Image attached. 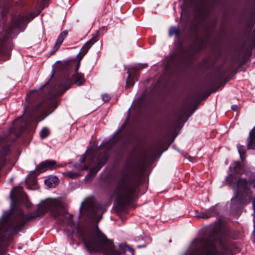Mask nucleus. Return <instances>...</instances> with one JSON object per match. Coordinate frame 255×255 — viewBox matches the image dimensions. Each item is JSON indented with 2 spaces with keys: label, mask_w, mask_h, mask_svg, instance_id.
Segmentation results:
<instances>
[{
  "label": "nucleus",
  "mask_w": 255,
  "mask_h": 255,
  "mask_svg": "<svg viewBox=\"0 0 255 255\" xmlns=\"http://www.w3.org/2000/svg\"><path fill=\"white\" fill-rule=\"evenodd\" d=\"M202 247L198 255H220L227 254L233 255L236 253L233 251L235 247L232 246L221 245V250L216 247L215 240H203Z\"/></svg>",
  "instance_id": "nucleus-1"
},
{
  "label": "nucleus",
  "mask_w": 255,
  "mask_h": 255,
  "mask_svg": "<svg viewBox=\"0 0 255 255\" xmlns=\"http://www.w3.org/2000/svg\"><path fill=\"white\" fill-rule=\"evenodd\" d=\"M84 245L90 252L102 251L106 254L114 251L112 240H84Z\"/></svg>",
  "instance_id": "nucleus-2"
},
{
  "label": "nucleus",
  "mask_w": 255,
  "mask_h": 255,
  "mask_svg": "<svg viewBox=\"0 0 255 255\" xmlns=\"http://www.w3.org/2000/svg\"><path fill=\"white\" fill-rule=\"evenodd\" d=\"M207 235L210 238H227L230 233V229L224 220L215 222L213 226L207 228Z\"/></svg>",
  "instance_id": "nucleus-3"
},
{
  "label": "nucleus",
  "mask_w": 255,
  "mask_h": 255,
  "mask_svg": "<svg viewBox=\"0 0 255 255\" xmlns=\"http://www.w3.org/2000/svg\"><path fill=\"white\" fill-rule=\"evenodd\" d=\"M26 221L24 215L22 213H20L15 219L13 226L8 231V234L11 236L16 234L24 226Z\"/></svg>",
  "instance_id": "nucleus-4"
},
{
  "label": "nucleus",
  "mask_w": 255,
  "mask_h": 255,
  "mask_svg": "<svg viewBox=\"0 0 255 255\" xmlns=\"http://www.w3.org/2000/svg\"><path fill=\"white\" fill-rule=\"evenodd\" d=\"M115 194L119 199L126 201L129 198L131 191L127 185H123L117 187Z\"/></svg>",
  "instance_id": "nucleus-5"
},
{
  "label": "nucleus",
  "mask_w": 255,
  "mask_h": 255,
  "mask_svg": "<svg viewBox=\"0 0 255 255\" xmlns=\"http://www.w3.org/2000/svg\"><path fill=\"white\" fill-rule=\"evenodd\" d=\"M56 166V162L53 161L46 160L41 162L39 166V169H44L46 170L50 169L55 168Z\"/></svg>",
  "instance_id": "nucleus-6"
},
{
  "label": "nucleus",
  "mask_w": 255,
  "mask_h": 255,
  "mask_svg": "<svg viewBox=\"0 0 255 255\" xmlns=\"http://www.w3.org/2000/svg\"><path fill=\"white\" fill-rule=\"evenodd\" d=\"M92 237L96 239H107V237L100 231L98 227L92 231Z\"/></svg>",
  "instance_id": "nucleus-7"
},
{
  "label": "nucleus",
  "mask_w": 255,
  "mask_h": 255,
  "mask_svg": "<svg viewBox=\"0 0 255 255\" xmlns=\"http://www.w3.org/2000/svg\"><path fill=\"white\" fill-rule=\"evenodd\" d=\"M67 34V33L66 31H63L59 34L54 45V49L56 50H57L61 45L64 38L66 37Z\"/></svg>",
  "instance_id": "nucleus-8"
},
{
  "label": "nucleus",
  "mask_w": 255,
  "mask_h": 255,
  "mask_svg": "<svg viewBox=\"0 0 255 255\" xmlns=\"http://www.w3.org/2000/svg\"><path fill=\"white\" fill-rule=\"evenodd\" d=\"M74 83L78 86L81 85L85 82L83 75L76 72L73 76Z\"/></svg>",
  "instance_id": "nucleus-9"
},
{
  "label": "nucleus",
  "mask_w": 255,
  "mask_h": 255,
  "mask_svg": "<svg viewBox=\"0 0 255 255\" xmlns=\"http://www.w3.org/2000/svg\"><path fill=\"white\" fill-rule=\"evenodd\" d=\"M95 42L93 39H91L84 44L80 50V53L82 56L87 53L89 48L93 45Z\"/></svg>",
  "instance_id": "nucleus-10"
},
{
  "label": "nucleus",
  "mask_w": 255,
  "mask_h": 255,
  "mask_svg": "<svg viewBox=\"0 0 255 255\" xmlns=\"http://www.w3.org/2000/svg\"><path fill=\"white\" fill-rule=\"evenodd\" d=\"M49 209L51 210H54L56 209H60L62 207L61 203L56 199L50 200L49 202Z\"/></svg>",
  "instance_id": "nucleus-11"
},
{
  "label": "nucleus",
  "mask_w": 255,
  "mask_h": 255,
  "mask_svg": "<svg viewBox=\"0 0 255 255\" xmlns=\"http://www.w3.org/2000/svg\"><path fill=\"white\" fill-rule=\"evenodd\" d=\"M8 244L5 242V240H0V253L3 254L5 252L4 250L7 246Z\"/></svg>",
  "instance_id": "nucleus-12"
},
{
  "label": "nucleus",
  "mask_w": 255,
  "mask_h": 255,
  "mask_svg": "<svg viewBox=\"0 0 255 255\" xmlns=\"http://www.w3.org/2000/svg\"><path fill=\"white\" fill-rule=\"evenodd\" d=\"M123 250L126 255H133V250L130 247L125 246Z\"/></svg>",
  "instance_id": "nucleus-13"
},
{
  "label": "nucleus",
  "mask_w": 255,
  "mask_h": 255,
  "mask_svg": "<svg viewBox=\"0 0 255 255\" xmlns=\"http://www.w3.org/2000/svg\"><path fill=\"white\" fill-rule=\"evenodd\" d=\"M58 181V178L56 177H49L45 180V182L47 184L49 187H52V182H57Z\"/></svg>",
  "instance_id": "nucleus-14"
},
{
  "label": "nucleus",
  "mask_w": 255,
  "mask_h": 255,
  "mask_svg": "<svg viewBox=\"0 0 255 255\" xmlns=\"http://www.w3.org/2000/svg\"><path fill=\"white\" fill-rule=\"evenodd\" d=\"M49 130L46 128H43L40 132V137L43 138L49 134Z\"/></svg>",
  "instance_id": "nucleus-15"
},
{
  "label": "nucleus",
  "mask_w": 255,
  "mask_h": 255,
  "mask_svg": "<svg viewBox=\"0 0 255 255\" xmlns=\"http://www.w3.org/2000/svg\"><path fill=\"white\" fill-rule=\"evenodd\" d=\"M103 164H98V166L96 167V168L93 171H90V172L88 174V176H90L91 175H95L98 171L102 167Z\"/></svg>",
  "instance_id": "nucleus-16"
},
{
  "label": "nucleus",
  "mask_w": 255,
  "mask_h": 255,
  "mask_svg": "<svg viewBox=\"0 0 255 255\" xmlns=\"http://www.w3.org/2000/svg\"><path fill=\"white\" fill-rule=\"evenodd\" d=\"M102 98L103 101H104L105 102H107L110 100V96H109V95H108L107 94H104L102 95Z\"/></svg>",
  "instance_id": "nucleus-17"
},
{
  "label": "nucleus",
  "mask_w": 255,
  "mask_h": 255,
  "mask_svg": "<svg viewBox=\"0 0 255 255\" xmlns=\"http://www.w3.org/2000/svg\"><path fill=\"white\" fill-rule=\"evenodd\" d=\"M211 216H212L211 215H207L203 214V216H202V217L203 218L207 219V218H208L211 217Z\"/></svg>",
  "instance_id": "nucleus-18"
},
{
  "label": "nucleus",
  "mask_w": 255,
  "mask_h": 255,
  "mask_svg": "<svg viewBox=\"0 0 255 255\" xmlns=\"http://www.w3.org/2000/svg\"><path fill=\"white\" fill-rule=\"evenodd\" d=\"M232 109L233 110H237V106L236 105H234L232 107Z\"/></svg>",
  "instance_id": "nucleus-19"
},
{
  "label": "nucleus",
  "mask_w": 255,
  "mask_h": 255,
  "mask_svg": "<svg viewBox=\"0 0 255 255\" xmlns=\"http://www.w3.org/2000/svg\"><path fill=\"white\" fill-rule=\"evenodd\" d=\"M68 176H69L70 177L73 178V177H74V175H73V173H68Z\"/></svg>",
  "instance_id": "nucleus-20"
},
{
  "label": "nucleus",
  "mask_w": 255,
  "mask_h": 255,
  "mask_svg": "<svg viewBox=\"0 0 255 255\" xmlns=\"http://www.w3.org/2000/svg\"><path fill=\"white\" fill-rule=\"evenodd\" d=\"M79 65H80V63H78V64H77V67L76 69V71H77V70H78V67H79Z\"/></svg>",
  "instance_id": "nucleus-21"
},
{
  "label": "nucleus",
  "mask_w": 255,
  "mask_h": 255,
  "mask_svg": "<svg viewBox=\"0 0 255 255\" xmlns=\"http://www.w3.org/2000/svg\"><path fill=\"white\" fill-rule=\"evenodd\" d=\"M147 65L146 64H144L143 65V67L142 68H145L146 67H147Z\"/></svg>",
  "instance_id": "nucleus-22"
},
{
  "label": "nucleus",
  "mask_w": 255,
  "mask_h": 255,
  "mask_svg": "<svg viewBox=\"0 0 255 255\" xmlns=\"http://www.w3.org/2000/svg\"><path fill=\"white\" fill-rule=\"evenodd\" d=\"M84 158H84V157H83L82 158V159H81V162L83 161L84 160Z\"/></svg>",
  "instance_id": "nucleus-23"
},
{
  "label": "nucleus",
  "mask_w": 255,
  "mask_h": 255,
  "mask_svg": "<svg viewBox=\"0 0 255 255\" xmlns=\"http://www.w3.org/2000/svg\"><path fill=\"white\" fill-rule=\"evenodd\" d=\"M238 147L239 152L240 154H241L240 149L239 148V146H238Z\"/></svg>",
  "instance_id": "nucleus-24"
},
{
  "label": "nucleus",
  "mask_w": 255,
  "mask_h": 255,
  "mask_svg": "<svg viewBox=\"0 0 255 255\" xmlns=\"http://www.w3.org/2000/svg\"><path fill=\"white\" fill-rule=\"evenodd\" d=\"M254 211L255 212V205L254 204Z\"/></svg>",
  "instance_id": "nucleus-25"
},
{
  "label": "nucleus",
  "mask_w": 255,
  "mask_h": 255,
  "mask_svg": "<svg viewBox=\"0 0 255 255\" xmlns=\"http://www.w3.org/2000/svg\"><path fill=\"white\" fill-rule=\"evenodd\" d=\"M11 193H12V191L10 192V196L11 198Z\"/></svg>",
  "instance_id": "nucleus-26"
},
{
  "label": "nucleus",
  "mask_w": 255,
  "mask_h": 255,
  "mask_svg": "<svg viewBox=\"0 0 255 255\" xmlns=\"http://www.w3.org/2000/svg\"><path fill=\"white\" fill-rule=\"evenodd\" d=\"M69 87H68L66 88V89H65V90H67V89H69Z\"/></svg>",
  "instance_id": "nucleus-27"
},
{
  "label": "nucleus",
  "mask_w": 255,
  "mask_h": 255,
  "mask_svg": "<svg viewBox=\"0 0 255 255\" xmlns=\"http://www.w3.org/2000/svg\"><path fill=\"white\" fill-rule=\"evenodd\" d=\"M254 233H255V229H254Z\"/></svg>",
  "instance_id": "nucleus-28"
},
{
  "label": "nucleus",
  "mask_w": 255,
  "mask_h": 255,
  "mask_svg": "<svg viewBox=\"0 0 255 255\" xmlns=\"http://www.w3.org/2000/svg\"><path fill=\"white\" fill-rule=\"evenodd\" d=\"M35 16H36V15L33 16L32 18L34 17Z\"/></svg>",
  "instance_id": "nucleus-29"
}]
</instances>
